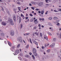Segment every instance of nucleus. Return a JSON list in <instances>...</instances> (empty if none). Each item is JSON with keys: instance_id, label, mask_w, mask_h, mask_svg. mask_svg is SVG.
<instances>
[{"instance_id": "1", "label": "nucleus", "mask_w": 61, "mask_h": 61, "mask_svg": "<svg viewBox=\"0 0 61 61\" xmlns=\"http://www.w3.org/2000/svg\"><path fill=\"white\" fill-rule=\"evenodd\" d=\"M33 54L35 56H37V54L36 53V51L35 49L34 48L33 50Z\"/></svg>"}, {"instance_id": "2", "label": "nucleus", "mask_w": 61, "mask_h": 61, "mask_svg": "<svg viewBox=\"0 0 61 61\" xmlns=\"http://www.w3.org/2000/svg\"><path fill=\"white\" fill-rule=\"evenodd\" d=\"M43 5V2H41L38 4V5L40 7H42Z\"/></svg>"}, {"instance_id": "3", "label": "nucleus", "mask_w": 61, "mask_h": 61, "mask_svg": "<svg viewBox=\"0 0 61 61\" xmlns=\"http://www.w3.org/2000/svg\"><path fill=\"white\" fill-rule=\"evenodd\" d=\"M13 19L15 22L16 21V18L15 15H13Z\"/></svg>"}, {"instance_id": "4", "label": "nucleus", "mask_w": 61, "mask_h": 61, "mask_svg": "<svg viewBox=\"0 0 61 61\" xmlns=\"http://www.w3.org/2000/svg\"><path fill=\"white\" fill-rule=\"evenodd\" d=\"M18 40H19L20 42H22V39L21 37H18Z\"/></svg>"}, {"instance_id": "5", "label": "nucleus", "mask_w": 61, "mask_h": 61, "mask_svg": "<svg viewBox=\"0 0 61 61\" xmlns=\"http://www.w3.org/2000/svg\"><path fill=\"white\" fill-rule=\"evenodd\" d=\"M10 24H11L12 25H14V22H13V21L12 19H10Z\"/></svg>"}, {"instance_id": "6", "label": "nucleus", "mask_w": 61, "mask_h": 61, "mask_svg": "<svg viewBox=\"0 0 61 61\" xmlns=\"http://www.w3.org/2000/svg\"><path fill=\"white\" fill-rule=\"evenodd\" d=\"M15 54H16V55H17L19 53V51L18 50H16L15 52Z\"/></svg>"}, {"instance_id": "7", "label": "nucleus", "mask_w": 61, "mask_h": 61, "mask_svg": "<svg viewBox=\"0 0 61 61\" xmlns=\"http://www.w3.org/2000/svg\"><path fill=\"white\" fill-rule=\"evenodd\" d=\"M10 34L12 36H14V31L13 30H11L10 32Z\"/></svg>"}, {"instance_id": "8", "label": "nucleus", "mask_w": 61, "mask_h": 61, "mask_svg": "<svg viewBox=\"0 0 61 61\" xmlns=\"http://www.w3.org/2000/svg\"><path fill=\"white\" fill-rule=\"evenodd\" d=\"M1 24L2 25H5L6 24V22H5L4 21H3L1 23Z\"/></svg>"}, {"instance_id": "9", "label": "nucleus", "mask_w": 61, "mask_h": 61, "mask_svg": "<svg viewBox=\"0 0 61 61\" xmlns=\"http://www.w3.org/2000/svg\"><path fill=\"white\" fill-rule=\"evenodd\" d=\"M31 3L32 4V5H36L37 4V3L36 2H35L34 1H31Z\"/></svg>"}, {"instance_id": "10", "label": "nucleus", "mask_w": 61, "mask_h": 61, "mask_svg": "<svg viewBox=\"0 0 61 61\" xmlns=\"http://www.w3.org/2000/svg\"><path fill=\"white\" fill-rule=\"evenodd\" d=\"M55 43H52L51 45L50 46V47H54V46H55Z\"/></svg>"}, {"instance_id": "11", "label": "nucleus", "mask_w": 61, "mask_h": 61, "mask_svg": "<svg viewBox=\"0 0 61 61\" xmlns=\"http://www.w3.org/2000/svg\"><path fill=\"white\" fill-rule=\"evenodd\" d=\"M44 39H46L47 40H48V38L47 36L46 35H44Z\"/></svg>"}, {"instance_id": "12", "label": "nucleus", "mask_w": 61, "mask_h": 61, "mask_svg": "<svg viewBox=\"0 0 61 61\" xmlns=\"http://www.w3.org/2000/svg\"><path fill=\"white\" fill-rule=\"evenodd\" d=\"M7 42H8V43L9 45V46H12V45H11V42H10L9 41H8Z\"/></svg>"}, {"instance_id": "13", "label": "nucleus", "mask_w": 61, "mask_h": 61, "mask_svg": "<svg viewBox=\"0 0 61 61\" xmlns=\"http://www.w3.org/2000/svg\"><path fill=\"white\" fill-rule=\"evenodd\" d=\"M15 46H13L10 49V50H12V51H13V52H14V51L13 50L14 49H15Z\"/></svg>"}, {"instance_id": "14", "label": "nucleus", "mask_w": 61, "mask_h": 61, "mask_svg": "<svg viewBox=\"0 0 61 61\" xmlns=\"http://www.w3.org/2000/svg\"><path fill=\"white\" fill-rule=\"evenodd\" d=\"M33 43H34V44H36V45H37V46H38V44L36 41H33Z\"/></svg>"}, {"instance_id": "15", "label": "nucleus", "mask_w": 61, "mask_h": 61, "mask_svg": "<svg viewBox=\"0 0 61 61\" xmlns=\"http://www.w3.org/2000/svg\"><path fill=\"white\" fill-rule=\"evenodd\" d=\"M1 36L2 37H4V36H5V34H4V33H2L1 34Z\"/></svg>"}, {"instance_id": "16", "label": "nucleus", "mask_w": 61, "mask_h": 61, "mask_svg": "<svg viewBox=\"0 0 61 61\" xmlns=\"http://www.w3.org/2000/svg\"><path fill=\"white\" fill-rule=\"evenodd\" d=\"M32 57H33V60H35V56L33 55H32Z\"/></svg>"}, {"instance_id": "17", "label": "nucleus", "mask_w": 61, "mask_h": 61, "mask_svg": "<svg viewBox=\"0 0 61 61\" xmlns=\"http://www.w3.org/2000/svg\"><path fill=\"white\" fill-rule=\"evenodd\" d=\"M21 17H19V23H20L21 22Z\"/></svg>"}, {"instance_id": "18", "label": "nucleus", "mask_w": 61, "mask_h": 61, "mask_svg": "<svg viewBox=\"0 0 61 61\" xmlns=\"http://www.w3.org/2000/svg\"><path fill=\"white\" fill-rule=\"evenodd\" d=\"M53 19L54 20H56V19H58V18L56 17H54Z\"/></svg>"}, {"instance_id": "19", "label": "nucleus", "mask_w": 61, "mask_h": 61, "mask_svg": "<svg viewBox=\"0 0 61 61\" xmlns=\"http://www.w3.org/2000/svg\"><path fill=\"white\" fill-rule=\"evenodd\" d=\"M52 19H53V18H52V17H49L48 18V19L50 20H52Z\"/></svg>"}, {"instance_id": "20", "label": "nucleus", "mask_w": 61, "mask_h": 61, "mask_svg": "<svg viewBox=\"0 0 61 61\" xmlns=\"http://www.w3.org/2000/svg\"><path fill=\"white\" fill-rule=\"evenodd\" d=\"M44 13V10H42L41 11V14L42 15H43V14Z\"/></svg>"}, {"instance_id": "21", "label": "nucleus", "mask_w": 61, "mask_h": 61, "mask_svg": "<svg viewBox=\"0 0 61 61\" xmlns=\"http://www.w3.org/2000/svg\"><path fill=\"white\" fill-rule=\"evenodd\" d=\"M38 23V20H37V21H36L35 22V23L36 24H37Z\"/></svg>"}, {"instance_id": "22", "label": "nucleus", "mask_w": 61, "mask_h": 61, "mask_svg": "<svg viewBox=\"0 0 61 61\" xmlns=\"http://www.w3.org/2000/svg\"><path fill=\"white\" fill-rule=\"evenodd\" d=\"M20 46V44H18L17 46V47H18H18H19V46Z\"/></svg>"}, {"instance_id": "23", "label": "nucleus", "mask_w": 61, "mask_h": 61, "mask_svg": "<svg viewBox=\"0 0 61 61\" xmlns=\"http://www.w3.org/2000/svg\"><path fill=\"white\" fill-rule=\"evenodd\" d=\"M40 35L41 37H42V33H40Z\"/></svg>"}, {"instance_id": "24", "label": "nucleus", "mask_w": 61, "mask_h": 61, "mask_svg": "<svg viewBox=\"0 0 61 61\" xmlns=\"http://www.w3.org/2000/svg\"><path fill=\"white\" fill-rule=\"evenodd\" d=\"M17 4H18V5H21V3H20V2H17Z\"/></svg>"}, {"instance_id": "25", "label": "nucleus", "mask_w": 61, "mask_h": 61, "mask_svg": "<svg viewBox=\"0 0 61 61\" xmlns=\"http://www.w3.org/2000/svg\"><path fill=\"white\" fill-rule=\"evenodd\" d=\"M25 56L26 57H29V56L28 55H26Z\"/></svg>"}, {"instance_id": "26", "label": "nucleus", "mask_w": 61, "mask_h": 61, "mask_svg": "<svg viewBox=\"0 0 61 61\" xmlns=\"http://www.w3.org/2000/svg\"><path fill=\"white\" fill-rule=\"evenodd\" d=\"M20 9H21V7H18V9H19L20 11H21V10H20Z\"/></svg>"}, {"instance_id": "27", "label": "nucleus", "mask_w": 61, "mask_h": 61, "mask_svg": "<svg viewBox=\"0 0 61 61\" xmlns=\"http://www.w3.org/2000/svg\"><path fill=\"white\" fill-rule=\"evenodd\" d=\"M34 34H36V35H37V36L38 35V34L37 32H35L34 33Z\"/></svg>"}, {"instance_id": "28", "label": "nucleus", "mask_w": 61, "mask_h": 61, "mask_svg": "<svg viewBox=\"0 0 61 61\" xmlns=\"http://www.w3.org/2000/svg\"><path fill=\"white\" fill-rule=\"evenodd\" d=\"M28 46H29V45H28H28L26 46V48H28Z\"/></svg>"}, {"instance_id": "29", "label": "nucleus", "mask_w": 61, "mask_h": 61, "mask_svg": "<svg viewBox=\"0 0 61 61\" xmlns=\"http://www.w3.org/2000/svg\"><path fill=\"white\" fill-rule=\"evenodd\" d=\"M50 49H49L47 50V51L48 53H49V52H50Z\"/></svg>"}, {"instance_id": "30", "label": "nucleus", "mask_w": 61, "mask_h": 61, "mask_svg": "<svg viewBox=\"0 0 61 61\" xmlns=\"http://www.w3.org/2000/svg\"><path fill=\"white\" fill-rule=\"evenodd\" d=\"M30 43H31V44H32V41H31V39H30Z\"/></svg>"}, {"instance_id": "31", "label": "nucleus", "mask_w": 61, "mask_h": 61, "mask_svg": "<svg viewBox=\"0 0 61 61\" xmlns=\"http://www.w3.org/2000/svg\"><path fill=\"white\" fill-rule=\"evenodd\" d=\"M59 21H60L59 20H57V21H56V23H58V22H59Z\"/></svg>"}, {"instance_id": "32", "label": "nucleus", "mask_w": 61, "mask_h": 61, "mask_svg": "<svg viewBox=\"0 0 61 61\" xmlns=\"http://www.w3.org/2000/svg\"><path fill=\"white\" fill-rule=\"evenodd\" d=\"M48 0H46V2L47 3H48L49 2H48Z\"/></svg>"}, {"instance_id": "33", "label": "nucleus", "mask_w": 61, "mask_h": 61, "mask_svg": "<svg viewBox=\"0 0 61 61\" xmlns=\"http://www.w3.org/2000/svg\"><path fill=\"white\" fill-rule=\"evenodd\" d=\"M31 8L32 9H33V10H34V9H35V8L34 7H31Z\"/></svg>"}, {"instance_id": "34", "label": "nucleus", "mask_w": 61, "mask_h": 61, "mask_svg": "<svg viewBox=\"0 0 61 61\" xmlns=\"http://www.w3.org/2000/svg\"><path fill=\"white\" fill-rule=\"evenodd\" d=\"M49 25L51 26H52V24H51V23H49Z\"/></svg>"}, {"instance_id": "35", "label": "nucleus", "mask_w": 61, "mask_h": 61, "mask_svg": "<svg viewBox=\"0 0 61 61\" xmlns=\"http://www.w3.org/2000/svg\"><path fill=\"white\" fill-rule=\"evenodd\" d=\"M18 58L19 59H20V60H22V59H21V57H18Z\"/></svg>"}, {"instance_id": "36", "label": "nucleus", "mask_w": 61, "mask_h": 61, "mask_svg": "<svg viewBox=\"0 0 61 61\" xmlns=\"http://www.w3.org/2000/svg\"><path fill=\"white\" fill-rule=\"evenodd\" d=\"M23 27V25L22 24L21 25V27H20V28L22 29V27Z\"/></svg>"}, {"instance_id": "37", "label": "nucleus", "mask_w": 61, "mask_h": 61, "mask_svg": "<svg viewBox=\"0 0 61 61\" xmlns=\"http://www.w3.org/2000/svg\"><path fill=\"white\" fill-rule=\"evenodd\" d=\"M26 34V36H28L29 35V34H30V33H28Z\"/></svg>"}, {"instance_id": "38", "label": "nucleus", "mask_w": 61, "mask_h": 61, "mask_svg": "<svg viewBox=\"0 0 61 61\" xmlns=\"http://www.w3.org/2000/svg\"><path fill=\"white\" fill-rule=\"evenodd\" d=\"M36 29V27H35L33 28V29L34 30Z\"/></svg>"}, {"instance_id": "39", "label": "nucleus", "mask_w": 61, "mask_h": 61, "mask_svg": "<svg viewBox=\"0 0 61 61\" xmlns=\"http://www.w3.org/2000/svg\"><path fill=\"white\" fill-rule=\"evenodd\" d=\"M21 16V17H23V16H24L22 14H21L20 15Z\"/></svg>"}, {"instance_id": "40", "label": "nucleus", "mask_w": 61, "mask_h": 61, "mask_svg": "<svg viewBox=\"0 0 61 61\" xmlns=\"http://www.w3.org/2000/svg\"><path fill=\"white\" fill-rule=\"evenodd\" d=\"M36 10L37 11H39V9L36 8Z\"/></svg>"}, {"instance_id": "41", "label": "nucleus", "mask_w": 61, "mask_h": 61, "mask_svg": "<svg viewBox=\"0 0 61 61\" xmlns=\"http://www.w3.org/2000/svg\"><path fill=\"white\" fill-rule=\"evenodd\" d=\"M60 23H58L57 24V25H58V26H59V25H59Z\"/></svg>"}, {"instance_id": "42", "label": "nucleus", "mask_w": 61, "mask_h": 61, "mask_svg": "<svg viewBox=\"0 0 61 61\" xmlns=\"http://www.w3.org/2000/svg\"><path fill=\"white\" fill-rule=\"evenodd\" d=\"M56 38H54L53 39V40L54 41H56Z\"/></svg>"}, {"instance_id": "43", "label": "nucleus", "mask_w": 61, "mask_h": 61, "mask_svg": "<svg viewBox=\"0 0 61 61\" xmlns=\"http://www.w3.org/2000/svg\"><path fill=\"white\" fill-rule=\"evenodd\" d=\"M54 11L55 12H58V11H56V10H54Z\"/></svg>"}, {"instance_id": "44", "label": "nucleus", "mask_w": 61, "mask_h": 61, "mask_svg": "<svg viewBox=\"0 0 61 61\" xmlns=\"http://www.w3.org/2000/svg\"><path fill=\"white\" fill-rule=\"evenodd\" d=\"M45 48V47H44L43 46H42V49H44Z\"/></svg>"}, {"instance_id": "45", "label": "nucleus", "mask_w": 61, "mask_h": 61, "mask_svg": "<svg viewBox=\"0 0 61 61\" xmlns=\"http://www.w3.org/2000/svg\"><path fill=\"white\" fill-rule=\"evenodd\" d=\"M41 25H40V24H39V25H38V26L39 27H41Z\"/></svg>"}, {"instance_id": "46", "label": "nucleus", "mask_w": 61, "mask_h": 61, "mask_svg": "<svg viewBox=\"0 0 61 61\" xmlns=\"http://www.w3.org/2000/svg\"><path fill=\"white\" fill-rule=\"evenodd\" d=\"M48 34L49 35H50V36H52V34H51L50 33H48Z\"/></svg>"}, {"instance_id": "47", "label": "nucleus", "mask_w": 61, "mask_h": 61, "mask_svg": "<svg viewBox=\"0 0 61 61\" xmlns=\"http://www.w3.org/2000/svg\"><path fill=\"white\" fill-rule=\"evenodd\" d=\"M23 18V19H25V16H24L22 17Z\"/></svg>"}, {"instance_id": "48", "label": "nucleus", "mask_w": 61, "mask_h": 61, "mask_svg": "<svg viewBox=\"0 0 61 61\" xmlns=\"http://www.w3.org/2000/svg\"><path fill=\"white\" fill-rule=\"evenodd\" d=\"M37 19H36L35 20H34V22H36V21H37Z\"/></svg>"}, {"instance_id": "49", "label": "nucleus", "mask_w": 61, "mask_h": 61, "mask_svg": "<svg viewBox=\"0 0 61 61\" xmlns=\"http://www.w3.org/2000/svg\"><path fill=\"white\" fill-rule=\"evenodd\" d=\"M30 16H32L33 15H32V14H30Z\"/></svg>"}, {"instance_id": "50", "label": "nucleus", "mask_w": 61, "mask_h": 61, "mask_svg": "<svg viewBox=\"0 0 61 61\" xmlns=\"http://www.w3.org/2000/svg\"><path fill=\"white\" fill-rule=\"evenodd\" d=\"M47 13H48V11H47L45 13V14L46 15H47Z\"/></svg>"}, {"instance_id": "51", "label": "nucleus", "mask_w": 61, "mask_h": 61, "mask_svg": "<svg viewBox=\"0 0 61 61\" xmlns=\"http://www.w3.org/2000/svg\"><path fill=\"white\" fill-rule=\"evenodd\" d=\"M2 7V11H4V8H3L2 7Z\"/></svg>"}, {"instance_id": "52", "label": "nucleus", "mask_w": 61, "mask_h": 61, "mask_svg": "<svg viewBox=\"0 0 61 61\" xmlns=\"http://www.w3.org/2000/svg\"><path fill=\"white\" fill-rule=\"evenodd\" d=\"M16 10V9H13V10H14V11H15Z\"/></svg>"}, {"instance_id": "53", "label": "nucleus", "mask_w": 61, "mask_h": 61, "mask_svg": "<svg viewBox=\"0 0 61 61\" xmlns=\"http://www.w3.org/2000/svg\"><path fill=\"white\" fill-rule=\"evenodd\" d=\"M38 13H39V14H40V13H41V11H38Z\"/></svg>"}, {"instance_id": "54", "label": "nucleus", "mask_w": 61, "mask_h": 61, "mask_svg": "<svg viewBox=\"0 0 61 61\" xmlns=\"http://www.w3.org/2000/svg\"><path fill=\"white\" fill-rule=\"evenodd\" d=\"M39 20H40V21H41V20H42V18H40V19H39Z\"/></svg>"}, {"instance_id": "55", "label": "nucleus", "mask_w": 61, "mask_h": 61, "mask_svg": "<svg viewBox=\"0 0 61 61\" xmlns=\"http://www.w3.org/2000/svg\"><path fill=\"white\" fill-rule=\"evenodd\" d=\"M29 5H30V6H32V4H31L30 3L29 4Z\"/></svg>"}, {"instance_id": "56", "label": "nucleus", "mask_w": 61, "mask_h": 61, "mask_svg": "<svg viewBox=\"0 0 61 61\" xmlns=\"http://www.w3.org/2000/svg\"><path fill=\"white\" fill-rule=\"evenodd\" d=\"M29 20L28 19L27 20V22H29Z\"/></svg>"}, {"instance_id": "57", "label": "nucleus", "mask_w": 61, "mask_h": 61, "mask_svg": "<svg viewBox=\"0 0 61 61\" xmlns=\"http://www.w3.org/2000/svg\"><path fill=\"white\" fill-rule=\"evenodd\" d=\"M28 17H25V19H28Z\"/></svg>"}, {"instance_id": "58", "label": "nucleus", "mask_w": 61, "mask_h": 61, "mask_svg": "<svg viewBox=\"0 0 61 61\" xmlns=\"http://www.w3.org/2000/svg\"><path fill=\"white\" fill-rule=\"evenodd\" d=\"M41 20H42V21H44V18H42Z\"/></svg>"}, {"instance_id": "59", "label": "nucleus", "mask_w": 61, "mask_h": 61, "mask_svg": "<svg viewBox=\"0 0 61 61\" xmlns=\"http://www.w3.org/2000/svg\"><path fill=\"white\" fill-rule=\"evenodd\" d=\"M29 54H30V56L31 55H32V53H31L30 52V53H29Z\"/></svg>"}, {"instance_id": "60", "label": "nucleus", "mask_w": 61, "mask_h": 61, "mask_svg": "<svg viewBox=\"0 0 61 61\" xmlns=\"http://www.w3.org/2000/svg\"><path fill=\"white\" fill-rule=\"evenodd\" d=\"M45 47H46V43L45 44Z\"/></svg>"}, {"instance_id": "61", "label": "nucleus", "mask_w": 61, "mask_h": 61, "mask_svg": "<svg viewBox=\"0 0 61 61\" xmlns=\"http://www.w3.org/2000/svg\"><path fill=\"white\" fill-rule=\"evenodd\" d=\"M20 1L21 2H23V0H20Z\"/></svg>"}, {"instance_id": "62", "label": "nucleus", "mask_w": 61, "mask_h": 61, "mask_svg": "<svg viewBox=\"0 0 61 61\" xmlns=\"http://www.w3.org/2000/svg\"><path fill=\"white\" fill-rule=\"evenodd\" d=\"M59 30L60 31H61V28H59Z\"/></svg>"}, {"instance_id": "63", "label": "nucleus", "mask_w": 61, "mask_h": 61, "mask_svg": "<svg viewBox=\"0 0 61 61\" xmlns=\"http://www.w3.org/2000/svg\"><path fill=\"white\" fill-rule=\"evenodd\" d=\"M4 42H5V44H6V41H5Z\"/></svg>"}, {"instance_id": "64", "label": "nucleus", "mask_w": 61, "mask_h": 61, "mask_svg": "<svg viewBox=\"0 0 61 61\" xmlns=\"http://www.w3.org/2000/svg\"><path fill=\"white\" fill-rule=\"evenodd\" d=\"M41 27H42L43 28H44V26L42 25H41Z\"/></svg>"}]
</instances>
